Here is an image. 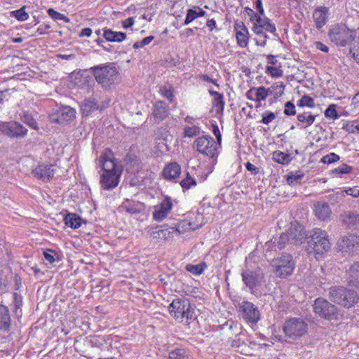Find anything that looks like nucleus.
I'll return each instance as SVG.
<instances>
[{
    "label": "nucleus",
    "mask_w": 359,
    "mask_h": 359,
    "mask_svg": "<svg viewBox=\"0 0 359 359\" xmlns=\"http://www.w3.org/2000/svg\"><path fill=\"white\" fill-rule=\"evenodd\" d=\"M90 70L96 81L102 88H109L118 81V72L114 64L95 66Z\"/></svg>",
    "instance_id": "7ed1b4c3"
},
{
    "label": "nucleus",
    "mask_w": 359,
    "mask_h": 359,
    "mask_svg": "<svg viewBox=\"0 0 359 359\" xmlns=\"http://www.w3.org/2000/svg\"><path fill=\"white\" fill-rule=\"evenodd\" d=\"M172 203L170 197L166 196L158 205L154 206L153 219L156 222H161L167 217L172 208Z\"/></svg>",
    "instance_id": "dca6fc26"
},
{
    "label": "nucleus",
    "mask_w": 359,
    "mask_h": 359,
    "mask_svg": "<svg viewBox=\"0 0 359 359\" xmlns=\"http://www.w3.org/2000/svg\"><path fill=\"white\" fill-rule=\"evenodd\" d=\"M238 311L243 319L248 323L256 324L261 318L258 307L248 301H243L239 304Z\"/></svg>",
    "instance_id": "9b49d317"
},
{
    "label": "nucleus",
    "mask_w": 359,
    "mask_h": 359,
    "mask_svg": "<svg viewBox=\"0 0 359 359\" xmlns=\"http://www.w3.org/2000/svg\"><path fill=\"white\" fill-rule=\"evenodd\" d=\"M303 228L298 224L291 223L290 226L286 231L285 233L289 235L292 242L300 241L304 238V233L302 232Z\"/></svg>",
    "instance_id": "c85d7f7f"
},
{
    "label": "nucleus",
    "mask_w": 359,
    "mask_h": 359,
    "mask_svg": "<svg viewBox=\"0 0 359 359\" xmlns=\"http://www.w3.org/2000/svg\"><path fill=\"white\" fill-rule=\"evenodd\" d=\"M212 133L215 135L218 144H220L222 141V135L217 124L212 125Z\"/></svg>",
    "instance_id": "69168bd1"
},
{
    "label": "nucleus",
    "mask_w": 359,
    "mask_h": 359,
    "mask_svg": "<svg viewBox=\"0 0 359 359\" xmlns=\"http://www.w3.org/2000/svg\"><path fill=\"white\" fill-rule=\"evenodd\" d=\"M202 226L201 224H196L191 220H183L177 228H170L167 225H160L155 227L147 226L145 231L150 238L158 241H166L173 237L175 231L183 233L190 230H196Z\"/></svg>",
    "instance_id": "f257e3e1"
},
{
    "label": "nucleus",
    "mask_w": 359,
    "mask_h": 359,
    "mask_svg": "<svg viewBox=\"0 0 359 359\" xmlns=\"http://www.w3.org/2000/svg\"><path fill=\"white\" fill-rule=\"evenodd\" d=\"M298 121L297 126L302 128H306L311 126L316 119V116L311 112H303L297 116Z\"/></svg>",
    "instance_id": "7c9ffc66"
},
{
    "label": "nucleus",
    "mask_w": 359,
    "mask_h": 359,
    "mask_svg": "<svg viewBox=\"0 0 359 359\" xmlns=\"http://www.w3.org/2000/svg\"><path fill=\"white\" fill-rule=\"evenodd\" d=\"M348 275L350 282L359 280V262L353 263L348 269Z\"/></svg>",
    "instance_id": "e433bc0d"
},
{
    "label": "nucleus",
    "mask_w": 359,
    "mask_h": 359,
    "mask_svg": "<svg viewBox=\"0 0 359 359\" xmlns=\"http://www.w3.org/2000/svg\"><path fill=\"white\" fill-rule=\"evenodd\" d=\"M195 306L187 299H175L168 306L170 314L178 322L187 324L196 318Z\"/></svg>",
    "instance_id": "f03ea898"
},
{
    "label": "nucleus",
    "mask_w": 359,
    "mask_h": 359,
    "mask_svg": "<svg viewBox=\"0 0 359 359\" xmlns=\"http://www.w3.org/2000/svg\"><path fill=\"white\" fill-rule=\"evenodd\" d=\"M156 138L163 140H168V137L170 136L169 134V131L166 128H161L158 130L156 133Z\"/></svg>",
    "instance_id": "e2e57ef3"
},
{
    "label": "nucleus",
    "mask_w": 359,
    "mask_h": 359,
    "mask_svg": "<svg viewBox=\"0 0 359 359\" xmlns=\"http://www.w3.org/2000/svg\"><path fill=\"white\" fill-rule=\"evenodd\" d=\"M64 221L67 226L72 229H78L81 225V218L75 213H68L64 217Z\"/></svg>",
    "instance_id": "2f4dec72"
},
{
    "label": "nucleus",
    "mask_w": 359,
    "mask_h": 359,
    "mask_svg": "<svg viewBox=\"0 0 359 359\" xmlns=\"http://www.w3.org/2000/svg\"><path fill=\"white\" fill-rule=\"evenodd\" d=\"M331 247L327 232L320 229H313L308 241V248L310 252L323 255L327 252Z\"/></svg>",
    "instance_id": "20e7f679"
},
{
    "label": "nucleus",
    "mask_w": 359,
    "mask_h": 359,
    "mask_svg": "<svg viewBox=\"0 0 359 359\" xmlns=\"http://www.w3.org/2000/svg\"><path fill=\"white\" fill-rule=\"evenodd\" d=\"M75 117L76 110L74 108L61 105L49 115V120L51 123L64 124L72 121Z\"/></svg>",
    "instance_id": "f8f14e48"
},
{
    "label": "nucleus",
    "mask_w": 359,
    "mask_h": 359,
    "mask_svg": "<svg viewBox=\"0 0 359 359\" xmlns=\"http://www.w3.org/2000/svg\"><path fill=\"white\" fill-rule=\"evenodd\" d=\"M339 247L341 248V250L346 252H353L355 248L353 237H344L339 242Z\"/></svg>",
    "instance_id": "473e14b6"
},
{
    "label": "nucleus",
    "mask_w": 359,
    "mask_h": 359,
    "mask_svg": "<svg viewBox=\"0 0 359 359\" xmlns=\"http://www.w3.org/2000/svg\"><path fill=\"white\" fill-rule=\"evenodd\" d=\"M283 331L289 338L297 339L307 333L308 326L302 318H292L285 321Z\"/></svg>",
    "instance_id": "423d86ee"
},
{
    "label": "nucleus",
    "mask_w": 359,
    "mask_h": 359,
    "mask_svg": "<svg viewBox=\"0 0 359 359\" xmlns=\"http://www.w3.org/2000/svg\"><path fill=\"white\" fill-rule=\"evenodd\" d=\"M103 36L109 42H122L126 38V34L122 32H114L107 27L102 29Z\"/></svg>",
    "instance_id": "bb28decb"
},
{
    "label": "nucleus",
    "mask_w": 359,
    "mask_h": 359,
    "mask_svg": "<svg viewBox=\"0 0 359 359\" xmlns=\"http://www.w3.org/2000/svg\"><path fill=\"white\" fill-rule=\"evenodd\" d=\"M314 312L326 320L337 318V308L323 298H317L313 304Z\"/></svg>",
    "instance_id": "1a4fd4ad"
},
{
    "label": "nucleus",
    "mask_w": 359,
    "mask_h": 359,
    "mask_svg": "<svg viewBox=\"0 0 359 359\" xmlns=\"http://www.w3.org/2000/svg\"><path fill=\"white\" fill-rule=\"evenodd\" d=\"M344 197L343 191H339L328 196L329 201L332 203H338Z\"/></svg>",
    "instance_id": "680f3d73"
},
{
    "label": "nucleus",
    "mask_w": 359,
    "mask_h": 359,
    "mask_svg": "<svg viewBox=\"0 0 359 359\" xmlns=\"http://www.w3.org/2000/svg\"><path fill=\"white\" fill-rule=\"evenodd\" d=\"M0 131L11 139L24 138L27 135V129L18 121L4 122L0 124Z\"/></svg>",
    "instance_id": "9d476101"
},
{
    "label": "nucleus",
    "mask_w": 359,
    "mask_h": 359,
    "mask_svg": "<svg viewBox=\"0 0 359 359\" xmlns=\"http://www.w3.org/2000/svg\"><path fill=\"white\" fill-rule=\"evenodd\" d=\"M251 18L252 24V31L255 35H263V32H267L273 34L275 36H278L276 33V27L271 20L264 16H260L257 13H253Z\"/></svg>",
    "instance_id": "0eeeda50"
},
{
    "label": "nucleus",
    "mask_w": 359,
    "mask_h": 359,
    "mask_svg": "<svg viewBox=\"0 0 359 359\" xmlns=\"http://www.w3.org/2000/svg\"><path fill=\"white\" fill-rule=\"evenodd\" d=\"M268 89L264 86H260L256 89L255 100L257 102L264 101L268 96Z\"/></svg>",
    "instance_id": "a18cd8bd"
},
{
    "label": "nucleus",
    "mask_w": 359,
    "mask_h": 359,
    "mask_svg": "<svg viewBox=\"0 0 359 359\" xmlns=\"http://www.w3.org/2000/svg\"><path fill=\"white\" fill-rule=\"evenodd\" d=\"M353 170V168L350 165H348L346 164H343L342 165L334 169L332 172L333 174L337 175H343V174H348L350 173Z\"/></svg>",
    "instance_id": "5fc2aeb1"
},
{
    "label": "nucleus",
    "mask_w": 359,
    "mask_h": 359,
    "mask_svg": "<svg viewBox=\"0 0 359 359\" xmlns=\"http://www.w3.org/2000/svg\"><path fill=\"white\" fill-rule=\"evenodd\" d=\"M303 177L304 174L301 172H297L295 173L292 172L287 176V183L290 186H296L297 184H300Z\"/></svg>",
    "instance_id": "c9c22d12"
},
{
    "label": "nucleus",
    "mask_w": 359,
    "mask_h": 359,
    "mask_svg": "<svg viewBox=\"0 0 359 359\" xmlns=\"http://www.w3.org/2000/svg\"><path fill=\"white\" fill-rule=\"evenodd\" d=\"M266 73L273 78L281 77L283 74V72L280 67L269 66V65H267L266 67Z\"/></svg>",
    "instance_id": "37998d69"
},
{
    "label": "nucleus",
    "mask_w": 359,
    "mask_h": 359,
    "mask_svg": "<svg viewBox=\"0 0 359 359\" xmlns=\"http://www.w3.org/2000/svg\"><path fill=\"white\" fill-rule=\"evenodd\" d=\"M340 159V157L339 155H337L335 153H330L324 156L320 160V162L323 163H327L330 164L332 163H335L338 161Z\"/></svg>",
    "instance_id": "8fccbe9b"
},
{
    "label": "nucleus",
    "mask_w": 359,
    "mask_h": 359,
    "mask_svg": "<svg viewBox=\"0 0 359 359\" xmlns=\"http://www.w3.org/2000/svg\"><path fill=\"white\" fill-rule=\"evenodd\" d=\"M343 129L349 133H359V118L346 123Z\"/></svg>",
    "instance_id": "ea45409f"
},
{
    "label": "nucleus",
    "mask_w": 359,
    "mask_h": 359,
    "mask_svg": "<svg viewBox=\"0 0 359 359\" xmlns=\"http://www.w3.org/2000/svg\"><path fill=\"white\" fill-rule=\"evenodd\" d=\"M208 93L213 97L212 107L215 108L217 114H223L225 106L224 95L210 89L208 90Z\"/></svg>",
    "instance_id": "a878e982"
},
{
    "label": "nucleus",
    "mask_w": 359,
    "mask_h": 359,
    "mask_svg": "<svg viewBox=\"0 0 359 359\" xmlns=\"http://www.w3.org/2000/svg\"><path fill=\"white\" fill-rule=\"evenodd\" d=\"M159 93L162 96L167 98L170 102L173 101L174 95L172 88H168L166 86H161L159 88Z\"/></svg>",
    "instance_id": "09e8293b"
},
{
    "label": "nucleus",
    "mask_w": 359,
    "mask_h": 359,
    "mask_svg": "<svg viewBox=\"0 0 359 359\" xmlns=\"http://www.w3.org/2000/svg\"><path fill=\"white\" fill-rule=\"evenodd\" d=\"M11 322L8 307L0 304V330L8 331L11 327Z\"/></svg>",
    "instance_id": "cd10ccee"
},
{
    "label": "nucleus",
    "mask_w": 359,
    "mask_h": 359,
    "mask_svg": "<svg viewBox=\"0 0 359 359\" xmlns=\"http://www.w3.org/2000/svg\"><path fill=\"white\" fill-rule=\"evenodd\" d=\"M255 9L258 12V15L260 16L265 15V11L262 5V0H256L255 2Z\"/></svg>",
    "instance_id": "0e129e2a"
},
{
    "label": "nucleus",
    "mask_w": 359,
    "mask_h": 359,
    "mask_svg": "<svg viewBox=\"0 0 359 359\" xmlns=\"http://www.w3.org/2000/svg\"><path fill=\"white\" fill-rule=\"evenodd\" d=\"M241 276L244 284L250 289L252 294H254L255 290L264 281V273L260 269H248L243 271Z\"/></svg>",
    "instance_id": "4468645a"
},
{
    "label": "nucleus",
    "mask_w": 359,
    "mask_h": 359,
    "mask_svg": "<svg viewBox=\"0 0 359 359\" xmlns=\"http://www.w3.org/2000/svg\"><path fill=\"white\" fill-rule=\"evenodd\" d=\"M55 165L53 164H41L39 165L34 170L33 173L35 177L43 180L48 181L55 174Z\"/></svg>",
    "instance_id": "412c9836"
},
{
    "label": "nucleus",
    "mask_w": 359,
    "mask_h": 359,
    "mask_svg": "<svg viewBox=\"0 0 359 359\" xmlns=\"http://www.w3.org/2000/svg\"><path fill=\"white\" fill-rule=\"evenodd\" d=\"M120 208L133 215L143 212L145 209V205L138 201L126 198L122 202Z\"/></svg>",
    "instance_id": "5701e85b"
},
{
    "label": "nucleus",
    "mask_w": 359,
    "mask_h": 359,
    "mask_svg": "<svg viewBox=\"0 0 359 359\" xmlns=\"http://www.w3.org/2000/svg\"><path fill=\"white\" fill-rule=\"evenodd\" d=\"M43 256L45 259L48 262L49 264H53L55 261V257L57 256V253L53 250L46 249L43 251Z\"/></svg>",
    "instance_id": "864d4df0"
},
{
    "label": "nucleus",
    "mask_w": 359,
    "mask_h": 359,
    "mask_svg": "<svg viewBox=\"0 0 359 359\" xmlns=\"http://www.w3.org/2000/svg\"><path fill=\"white\" fill-rule=\"evenodd\" d=\"M276 118V116L274 113L270 111H266L262 114V119L261 122L264 124H269L271 123L273 120H274Z\"/></svg>",
    "instance_id": "13d9d810"
},
{
    "label": "nucleus",
    "mask_w": 359,
    "mask_h": 359,
    "mask_svg": "<svg viewBox=\"0 0 359 359\" xmlns=\"http://www.w3.org/2000/svg\"><path fill=\"white\" fill-rule=\"evenodd\" d=\"M25 6H22L18 10L11 12V15L19 21H25L29 18L28 13L25 11Z\"/></svg>",
    "instance_id": "79ce46f5"
},
{
    "label": "nucleus",
    "mask_w": 359,
    "mask_h": 359,
    "mask_svg": "<svg viewBox=\"0 0 359 359\" xmlns=\"http://www.w3.org/2000/svg\"><path fill=\"white\" fill-rule=\"evenodd\" d=\"M197 18L196 11L194 9H189L184 22V25H187Z\"/></svg>",
    "instance_id": "bf43d9fd"
},
{
    "label": "nucleus",
    "mask_w": 359,
    "mask_h": 359,
    "mask_svg": "<svg viewBox=\"0 0 359 359\" xmlns=\"http://www.w3.org/2000/svg\"><path fill=\"white\" fill-rule=\"evenodd\" d=\"M325 116L327 118L335 119L338 117L335 104H330L325 111Z\"/></svg>",
    "instance_id": "6e6d98bb"
},
{
    "label": "nucleus",
    "mask_w": 359,
    "mask_h": 359,
    "mask_svg": "<svg viewBox=\"0 0 359 359\" xmlns=\"http://www.w3.org/2000/svg\"><path fill=\"white\" fill-rule=\"evenodd\" d=\"M207 266L205 262H201L200 264L194 265V264H187L186 266V269L194 274V275H200L201 274L204 270L206 269Z\"/></svg>",
    "instance_id": "4c0bfd02"
},
{
    "label": "nucleus",
    "mask_w": 359,
    "mask_h": 359,
    "mask_svg": "<svg viewBox=\"0 0 359 359\" xmlns=\"http://www.w3.org/2000/svg\"><path fill=\"white\" fill-rule=\"evenodd\" d=\"M169 359H191V358L184 349L176 348L169 353Z\"/></svg>",
    "instance_id": "58836bf2"
},
{
    "label": "nucleus",
    "mask_w": 359,
    "mask_h": 359,
    "mask_svg": "<svg viewBox=\"0 0 359 359\" xmlns=\"http://www.w3.org/2000/svg\"><path fill=\"white\" fill-rule=\"evenodd\" d=\"M343 221L349 227H354L359 224V214L354 212H346L344 215Z\"/></svg>",
    "instance_id": "72a5a7b5"
},
{
    "label": "nucleus",
    "mask_w": 359,
    "mask_h": 359,
    "mask_svg": "<svg viewBox=\"0 0 359 359\" xmlns=\"http://www.w3.org/2000/svg\"><path fill=\"white\" fill-rule=\"evenodd\" d=\"M135 23V19L133 17H130L122 22V27L124 29L132 27Z\"/></svg>",
    "instance_id": "338daca9"
},
{
    "label": "nucleus",
    "mask_w": 359,
    "mask_h": 359,
    "mask_svg": "<svg viewBox=\"0 0 359 359\" xmlns=\"http://www.w3.org/2000/svg\"><path fill=\"white\" fill-rule=\"evenodd\" d=\"M355 32L344 26H334L329 32L331 41L337 46H345L353 39Z\"/></svg>",
    "instance_id": "6e6552de"
},
{
    "label": "nucleus",
    "mask_w": 359,
    "mask_h": 359,
    "mask_svg": "<svg viewBox=\"0 0 359 359\" xmlns=\"http://www.w3.org/2000/svg\"><path fill=\"white\" fill-rule=\"evenodd\" d=\"M21 120L23 123L29 126L30 128L34 130L39 129L37 122L31 114L28 113H25L23 116L21 117Z\"/></svg>",
    "instance_id": "a19ab883"
},
{
    "label": "nucleus",
    "mask_w": 359,
    "mask_h": 359,
    "mask_svg": "<svg viewBox=\"0 0 359 359\" xmlns=\"http://www.w3.org/2000/svg\"><path fill=\"white\" fill-rule=\"evenodd\" d=\"M273 266L276 268V273L280 278L290 276L294 268L292 257L288 254L283 255L274 261Z\"/></svg>",
    "instance_id": "ddd939ff"
},
{
    "label": "nucleus",
    "mask_w": 359,
    "mask_h": 359,
    "mask_svg": "<svg viewBox=\"0 0 359 359\" xmlns=\"http://www.w3.org/2000/svg\"><path fill=\"white\" fill-rule=\"evenodd\" d=\"M346 195L351 196L353 197H359V189L356 187L349 188L345 191Z\"/></svg>",
    "instance_id": "774afa93"
},
{
    "label": "nucleus",
    "mask_w": 359,
    "mask_h": 359,
    "mask_svg": "<svg viewBox=\"0 0 359 359\" xmlns=\"http://www.w3.org/2000/svg\"><path fill=\"white\" fill-rule=\"evenodd\" d=\"M100 165L102 166L103 172H117L116 159L114 153L110 149H106L100 156Z\"/></svg>",
    "instance_id": "f3484780"
},
{
    "label": "nucleus",
    "mask_w": 359,
    "mask_h": 359,
    "mask_svg": "<svg viewBox=\"0 0 359 359\" xmlns=\"http://www.w3.org/2000/svg\"><path fill=\"white\" fill-rule=\"evenodd\" d=\"M196 150L211 158L214 157L217 151V144L211 136H202L194 141Z\"/></svg>",
    "instance_id": "2eb2a0df"
},
{
    "label": "nucleus",
    "mask_w": 359,
    "mask_h": 359,
    "mask_svg": "<svg viewBox=\"0 0 359 359\" xmlns=\"http://www.w3.org/2000/svg\"><path fill=\"white\" fill-rule=\"evenodd\" d=\"M284 114L286 116H293L296 114L295 106L292 102L288 101L285 104Z\"/></svg>",
    "instance_id": "4d7b16f0"
},
{
    "label": "nucleus",
    "mask_w": 359,
    "mask_h": 359,
    "mask_svg": "<svg viewBox=\"0 0 359 359\" xmlns=\"http://www.w3.org/2000/svg\"><path fill=\"white\" fill-rule=\"evenodd\" d=\"M81 110L83 116H88L90 113L95 110H102V108L100 107L96 99L94 97H90L85 99L80 104Z\"/></svg>",
    "instance_id": "393cba45"
},
{
    "label": "nucleus",
    "mask_w": 359,
    "mask_h": 359,
    "mask_svg": "<svg viewBox=\"0 0 359 359\" xmlns=\"http://www.w3.org/2000/svg\"><path fill=\"white\" fill-rule=\"evenodd\" d=\"M48 14L54 20H63L65 22H69V19L64 14L55 11L53 8L48 10Z\"/></svg>",
    "instance_id": "de8ad7c7"
},
{
    "label": "nucleus",
    "mask_w": 359,
    "mask_h": 359,
    "mask_svg": "<svg viewBox=\"0 0 359 359\" xmlns=\"http://www.w3.org/2000/svg\"><path fill=\"white\" fill-rule=\"evenodd\" d=\"M120 173L118 172H103L100 177V184L104 189L115 188L119 182Z\"/></svg>",
    "instance_id": "aec40b11"
},
{
    "label": "nucleus",
    "mask_w": 359,
    "mask_h": 359,
    "mask_svg": "<svg viewBox=\"0 0 359 359\" xmlns=\"http://www.w3.org/2000/svg\"><path fill=\"white\" fill-rule=\"evenodd\" d=\"M169 115V107L164 101L159 100L154 104L152 116L155 122L160 123L165 120Z\"/></svg>",
    "instance_id": "6ab92c4d"
},
{
    "label": "nucleus",
    "mask_w": 359,
    "mask_h": 359,
    "mask_svg": "<svg viewBox=\"0 0 359 359\" xmlns=\"http://www.w3.org/2000/svg\"><path fill=\"white\" fill-rule=\"evenodd\" d=\"M181 172V168L180 165L176 163H170L167 165L163 171V175L165 179L172 180L177 177Z\"/></svg>",
    "instance_id": "c756f323"
},
{
    "label": "nucleus",
    "mask_w": 359,
    "mask_h": 359,
    "mask_svg": "<svg viewBox=\"0 0 359 359\" xmlns=\"http://www.w3.org/2000/svg\"><path fill=\"white\" fill-rule=\"evenodd\" d=\"M350 52L353 54V57L359 63V34L357 38V41L354 46L351 48Z\"/></svg>",
    "instance_id": "052dcab7"
},
{
    "label": "nucleus",
    "mask_w": 359,
    "mask_h": 359,
    "mask_svg": "<svg viewBox=\"0 0 359 359\" xmlns=\"http://www.w3.org/2000/svg\"><path fill=\"white\" fill-rule=\"evenodd\" d=\"M273 159L280 164L287 165L291 162L292 158L288 154L276 151L273 153Z\"/></svg>",
    "instance_id": "f704fd0d"
},
{
    "label": "nucleus",
    "mask_w": 359,
    "mask_h": 359,
    "mask_svg": "<svg viewBox=\"0 0 359 359\" xmlns=\"http://www.w3.org/2000/svg\"><path fill=\"white\" fill-rule=\"evenodd\" d=\"M196 184V182L195 179L192 178L191 175L187 173L186 178L183 179L180 182V185L184 189H189L191 187L195 186Z\"/></svg>",
    "instance_id": "49530a36"
},
{
    "label": "nucleus",
    "mask_w": 359,
    "mask_h": 359,
    "mask_svg": "<svg viewBox=\"0 0 359 359\" xmlns=\"http://www.w3.org/2000/svg\"><path fill=\"white\" fill-rule=\"evenodd\" d=\"M201 129L199 127L193 126L191 127H187L184 129V136L188 137H193L198 135L200 133Z\"/></svg>",
    "instance_id": "3c124183"
},
{
    "label": "nucleus",
    "mask_w": 359,
    "mask_h": 359,
    "mask_svg": "<svg viewBox=\"0 0 359 359\" xmlns=\"http://www.w3.org/2000/svg\"><path fill=\"white\" fill-rule=\"evenodd\" d=\"M314 212L320 220L326 221L330 218L332 210L327 203L319 201L314 205Z\"/></svg>",
    "instance_id": "b1692460"
},
{
    "label": "nucleus",
    "mask_w": 359,
    "mask_h": 359,
    "mask_svg": "<svg viewBox=\"0 0 359 359\" xmlns=\"http://www.w3.org/2000/svg\"><path fill=\"white\" fill-rule=\"evenodd\" d=\"M298 107H308L313 108L315 106L314 100L309 95H304L297 102Z\"/></svg>",
    "instance_id": "c03bdc74"
},
{
    "label": "nucleus",
    "mask_w": 359,
    "mask_h": 359,
    "mask_svg": "<svg viewBox=\"0 0 359 359\" xmlns=\"http://www.w3.org/2000/svg\"><path fill=\"white\" fill-rule=\"evenodd\" d=\"M234 31L237 44L241 48H246L249 42V31L244 22L241 20H236L234 23Z\"/></svg>",
    "instance_id": "a211bd4d"
},
{
    "label": "nucleus",
    "mask_w": 359,
    "mask_h": 359,
    "mask_svg": "<svg viewBox=\"0 0 359 359\" xmlns=\"http://www.w3.org/2000/svg\"><path fill=\"white\" fill-rule=\"evenodd\" d=\"M330 15L329 8L325 6L316 7L313 13L316 27L320 29L327 22Z\"/></svg>",
    "instance_id": "4be33fe9"
},
{
    "label": "nucleus",
    "mask_w": 359,
    "mask_h": 359,
    "mask_svg": "<svg viewBox=\"0 0 359 359\" xmlns=\"http://www.w3.org/2000/svg\"><path fill=\"white\" fill-rule=\"evenodd\" d=\"M332 300L344 307H351L358 301L357 292L343 287H332L330 291Z\"/></svg>",
    "instance_id": "39448f33"
},
{
    "label": "nucleus",
    "mask_w": 359,
    "mask_h": 359,
    "mask_svg": "<svg viewBox=\"0 0 359 359\" xmlns=\"http://www.w3.org/2000/svg\"><path fill=\"white\" fill-rule=\"evenodd\" d=\"M290 242L292 241L289 238V235L285 233H283L282 234H280L279 239L277 242V248L279 250H283L286 246V245Z\"/></svg>",
    "instance_id": "603ef678"
}]
</instances>
